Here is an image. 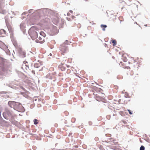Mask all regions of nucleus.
Returning a JSON list of instances; mask_svg holds the SVG:
<instances>
[{"label": "nucleus", "instance_id": "nucleus-4", "mask_svg": "<svg viewBox=\"0 0 150 150\" xmlns=\"http://www.w3.org/2000/svg\"><path fill=\"white\" fill-rule=\"evenodd\" d=\"M44 38V37H42V36H40L39 37L38 40H36L35 41L37 42L42 43L45 42Z\"/></svg>", "mask_w": 150, "mask_h": 150}, {"label": "nucleus", "instance_id": "nucleus-14", "mask_svg": "<svg viewBox=\"0 0 150 150\" xmlns=\"http://www.w3.org/2000/svg\"><path fill=\"white\" fill-rule=\"evenodd\" d=\"M34 121V124L35 125H37V124H38V120L37 119H35L34 120V121Z\"/></svg>", "mask_w": 150, "mask_h": 150}, {"label": "nucleus", "instance_id": "nucleus-26", "mask_svg": "<svg viewBox=\"0 0 150 150\" xmlns=\"http://www.w3.org/2000/svg\"><path fill=\"white\" fill-rule=\"evenodd\" d=\"M135 23H136V24H137V22H135Z\"/></svg>", "mask_w": 150, "mask_h": 150}, {"label": "nucleus", "instance_id": "nucleus-6", "mask_svg": "<svg viewBox=\"0 0 150 150\" xmlns=\"http://www.w3.org/2000/svg\"><path fill=\"white\" fill-rule=\"evenodd\" d=\"M65 63L64 62L61 63V64L59 65V68L62 71H64L65 69V67L64 66Z\"/></svg>", "mask_w": 150, "mask_h": 150}, {"label": "nucleus", "instance_id": "nucleus-8", "mask_svg": "<svg viewBox=\"0 0 150 150\" xmlns=\"http://www.w3.org/2000/svg\"><path fill=\"white\" fill-rule=\"evenodd\" d=\"M40 35L42 36L43 37H44L45 38L46 36L45 33L43 31L40 32Z\"/></svg>", "mask_w": 150, "mask_h": 150}, {"label": "nucleus", "instance_id": "nucleus-1", "mask_svg": "<svg viewBox=\"0 0 150 150\" xmlns=\"http://www.w3.org/2000/svg\"><path fill=\"white\" fill-rule=\"evenodd\" d=\"M29 33L31 38L33 40H34L37 38L38 35L37 32L33 30L32 28L29 30Z\"/></svg>", "mask_w": 150, "mask_h": 150}, {"label": "nucleus", "instance_id": "nucleus-2", "mask_svg": "<svg viewBox=\"0 0 150 150\" xmlns=\"http://www.w3.org/2000/svg\"><path fill=\"white\" fill-rule=\"evenodd\" d=\"M60 50L62 52V54L64 55V54L67 53L68 51V47L65 44H63L60 45Z\"/></svg>", "mask_w": 150, "mask_h": 150}, {"label": "nucleus", "instance_id": "nucleus-12", "mask_svg": "<svg viewBox=\"0 0 150 150\" xmlns=\"http://www.w3.org/2000/svg\"><path fill=\"white\" fill-rule=\"evenodd\" d=\"M138 78L139 77L137 74L133 77V79L134 80H137Z\"/></svg>", "mask_w": 150, "mask_h": 150}, {"label": "nucleus", "instance_id": "nucleus-15", "mask_svg": "<svg viewBox=\"0 0 150 150\" xmlns=\"http://www.w3.org/2000/svg\"><path fill=\"white\" fill-rule=\"evenodd\" d=\"M145 147L143 146H142L140 148V150H144Z\"/></svg>", "mask_w": 150, "mask_h": 150}, {"label": "nucleus", "instance_id": "nucleus-11", "mask_svg": "<svg viewBox=\"0 0 150 150\" xmlns=\"http://www.w3.org/2000/svg\"><path fill=\"white\" fill-rule=\"evenodd\" d=\"M112 43H113V45L115 46L117 44V42L116 40H112Z\"/></svg>", "mask_w": 150, "mask_h": 150}, {"label": "nucleus", "instance_id": "nucleus-10", "mask_svg": "<svg viewBox=\"0 0 150 150\" xmlns=\"http://www.w3.org/2000/svg\"><path fill=\"white\" fill-rule=\"evenodd\" d=\"M127 74L128 75H130L131 76L133 75V72L132 71L129 70V71L128 72Z\"/></svg>", "mask_w": 150, "mask_h": 150}, {"label": "nucleus", "instance_id": "nucleus-20", "mask_svg": "<svg viewBox=\"0 0 150 150\" xmlns=\"http://www.w3.org/2000/svg\"><path fill=\"white\" fill-rule=\"evenodd\" d=\"M1 13L3 14H5V11H4L3 12H1Z\"/></svg>", "mask_w": 150, "mask_h": 150}, {"label": "nucleus", "instance_id": "nucleus-5", "mask_svg": "<svg viewBox=\"0 0 150 150\" xmlns=\"http://www.w3.org/2000/svg\"><path fill=\"white\" fill-rule=\"evenodd\" d=\"M10 115V112L8 111H6L3 113L4 117L6 119H8V117Z\"/></svg>", "mask_w": 150, "mask_h": 150}, {"label": "nucleus", "instance_id": "nucleus-22", "mask_svg": "<svg viewBox=\"0 0 150 150\" xmlns=\"http://www.w3.org/2000/svg\"><path fill=\"white\" fill-rule=\"evenodd\" d=\"M69 12L71 13H73V11H71V10H70L69 11Z\"/></svg>", "mask_w": 150, "mask_h": 150}, {"label": "nucleus", "instance_id": "nucleus-7", "mask_svg": "<svg viewBox=\"0 0 150 150\" xmlns=\"http://www.w3.org/2000/svg\"><path fill=\"white\" fill-rule=\"evenodd\" d=\"M120 65L122 66V67L124 68H127V66L126 65V64L125 62H120Z\"/></svg>", "mask_w": 150, "mask_h": 150}, {"label": "nucleus", "instance_id": "nucleus-24", "mask_svg": "<svg viewBox=\"0 0 150 150\" xmlns=\"http://www.w3.org/2000/svg\"><path fill=\"white\" fill-rule=\"evenodd\" d=\"M36 64H35V65H34L35 67V66H36Z\"/></svg>", "mask_w": 150, "mask_h": 150}, {"label": "nucleus", "instance_id": "nucleus-9", "mask_svg": "<svg viewBox=\"0 0 150 150\" xmlns=\"http://www.w3.org/2000/svg\"><path fill=\"white\" fill-rule=\"evenodd\" d=\"M100 26L103 31H105V28L107 27V25H101Z\"/></svg>", "mask_w": 150, "mask_h": 150}, {"label": "nucleus", "instance_id": "nucleus-17", "mask_svg": "<svg viewBox=\"0 0 150 150\" xmlns=\"http://www.w3.org/2000/svg\"><path fill=\"white\" fill-rule=\"evenodd\" d=\"M71 18H72V19H74V18H75V17L74 16H72Z\"/></svg>", "mask_w": 150, "mask_h": 150}, {"label": "nucleus", "instance_id": "nucleus-21", "mask_svg": "<svg viewBox=\"0 0 150 150\" xmlns=\"http://www.w3.org/2000/svg\"><path fill=\"white\" fill-rule=\"evenodd\" d=\"M67 15L68 16H70V14L69 13H68L67 14Z\"/></svg>", "mask_w": 150, "mask_h": 150}, {"label": "nucleus", "instance_id": "nucleus-13", "mask_svg": "<svg viewBox=\"0 0 150 150\" xmlns=\"http://www.w3.org/2000/svg\"><path fill=\"white\" fill-rule=\"evenodd\" d=\"M123 78V76L122 75H118L117 76V78L118 79H122Z\"/></svg>", "mask_w": 150, "mask_h": 150}, {"label": "nucleus", "instance_id": "nucleus-16", "mask_svg": "<svg viewBox=\"0 0 150 150\" xmlns=\"http://www.w3.org/2000/svg\"><path fill=\"white\" fill-rule=\"evenodd\" d=\"M128 111H129V113L130 114L132 115V112L130 110H128Z\"/></svg>", "mask_w": 150, "mask_h": 150}, {"label": "nucleus", "instance_id": "nucleus-3", "mask_svg": "<svg viewBox=\"0 0 150 150\" xmlns=\"http://www.w3.org/2000/svg\"><path fill=\"white\" fill-rule=\"evenodd\" d=\"M136 60L134 59V58L133 57H131L129 58L128 63L129 64H131L134 67H135V64H137Z\"/></svg>", "mask_w": 150, "mask_h": 150}, {"label": "nucleus", "instance_id": "nucleus-25", "mask_svg": "<svg viewBox=\"0 0 150 150\" xmlns=\"http://www.w3.org/2000/svg\"><path fill=\"white\" fill-rule=\"evenodd\" d=\"M34 71L33 70H32V72H34Z\"/></svg>", "mask_w": 150, "mask_h": 150}, {"label": "nucleus", "instance_id": "nucleus-18", "mask_svg": "<svg viewBox=\"0 0 150 150\" xmlns=\"http://www.w3.org/2000/svg\"><path fill=\"white\" fill-rule=\"evenodd\" d=\"M123 61H124L123 62H125L127 61V59H123Z\"/></svg>", "mask_w": 150, "mask_h": 150}, {"label": "nucleus", "instance_id": "nucleus-23", "mask_svg": "<svg viewBox=\"0 0 150 150\" xmlns=\"http://www.w3.org/2000/svg\"><path fill=\"white\" fill-rule=\"evenodd\" d=\"M84 1H88V0H83Z\"/></svg>", "mask_w": 150, "mask_h": 150}, {"label": "nucleus", "instance_id": "nucleus-19", "mask_svg": "<svg viewBox=\"0 0 150 150\" xmlns=\"http://www.w3.org/2000/svg\"><path fill=\"white\" fill-rule=\"evenodd\" d=\"M67 18L68 20H69V21H71V18Z\"/></svg>", "mask_w": 150, "mask_h": 150}]
</instances>
